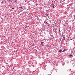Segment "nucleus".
<instances>
[{
    "mask_svg": "<svg viewBox=\"0 0 75 75\" xmlns=\"http://www.w3.org/2000/svg\"><path fill=\"white\" fill-rule=\"evenodd\" d=\"M69 56L70 58H72L73 57V56L71 54L69 55Z\"/></svg>",
    "mask_w": 75,
    "mask_h": 75,
    "instance_id": "obj_1",
    "label": "nucleus"
},
{
    "mask_svg": "<svg viewBox=\"0 0 75 75\" xmlns=\"http://www.w3.org/2000/svg\"><path fill=\"white\" fill-rule=\"evenodd\" d=\"M65 51H66V50L64 49L63 51L62 52H65Z\"/></svg>",
    "mask_w": 75,
    "mask_h": 75,
    "instance_id": "obj_2",
    "label": "nucleus"
},
{
    "mask_svg": "<svg viewBox=\"0 0 75 75\" xmlns=\"http://www.w3.org/2000/svg\"><path fill=\"white\" fill-rule=\"evenodd\" d=\"M62 52V50H59V52Z\"/></svg>",
    "mask_w": 75,
    "mask_h": 75,
    "instance_id": "obj_3",
    "label": "nucleus"
},
{
    "mask_svg": "<svg viewBox=\"0 0 75 75\" xmlns=\"http://www.w3.org/2000/svg\"><path fill=\"white\" fill-rule=\"evenodd\" d=\"M52 5L53 6L52 7H53V8H54V4H52Z\"/></svg>",
    "mask_w": 75,
    "mask_h": 75,
    "instance_id": "obj_4",
    "label": "nucleus"
},
{
    "mask_svg": "<svg viewBox=\"0 0 75 75\" xmlns=\"http://www.w3.org/2000/svg\"><path fill=\"white\" fill-rule=\"evenodd\" d=\"M41 44L42 45V42H41Z\"/></svg>",
    "mask_w": 75,
    "mask_h": 75,
    "instance_id": "obj_5",
    "label": "nucleus"
},
{
    "mask_svg": "<svg viewBox=\"0 0 75 75\" xmlns=\"http://www.w3.org/2000/svg\"><path fill=\"white\" fill-rule=\"evenodd\" d=\"M20 7L21 8H22V9H23V7Z\"/></svg>",
    "mask_w": 75,
    "mask_h": 75,
    "instance_id": "obj_6",
    "label": "nucleus"
},
{
    "mask_svg": "<svg viewBox=\"0 0 75 75\" xmlns=\"http://www.w3.org/2000/svg\"><path fill=\"white\" fill-rule=\"evenodd\" d=\"M63 37H64V36H65V35H63Z\"/></svg>",
    "mask_w": 75,
    "mask_h": 75,
    "instance_id": "obj_7",
    "label": "nucleus"
},
{
    "mask_svg": "<svg viewBox=\"0 0 75 75\" xmlns=\"http://www.w3.org/2000/svg\"><path fill=\"white\" fill-rule=\"evenodd\" d=\"M63 38H64V39H65V37H63Z\"/></svg>",
    "mask_w": 75,
    "mask_h": 75,
    "instance_id": "obj_8",
    "label": "nucleus"
},
{
    "mask_svg": "<svg viewBox=\"0 0 75 75\" xmlns=\"http://www.w3.org/2000/svg\"><path fill=\"white\" fill-rule=\"evenodd\" d=\"M47 24H49V23H47Z\"/></svg>",
    "mask_w": 75,
    "mask_h": 75,
    "instance_id": "obj_9",
    "label": "nucleus"
},
{
    "mask_svg": "<svg viewBox=\"0 0 75 75\" xmlns=\"http://www.w3.org/2000/svg\"><path fill=\"white\" fill-rule=\"evenodd\" d=\"M12 8V9H14V8Z\"/></svg>",
    "mask_w": 75,
    "mask_h": 75,
    "instance_id": "obj_10",
    "label": "nucleus"
},
{
    "mask_svg": "<svg viewBox=\"0 0 75 75\" xmlns=\"http://www.w3.org/2000/svg\"><path fill=\"white\" fill-rule=\"evenodd\" d=\"M46 23H47V22H46Z\"/></svg>",
    "mask_w": 75,
    "mask_h": 75,
    "instance_id": "obj_11",
    "label": "nucleus"
}]
</instances>
